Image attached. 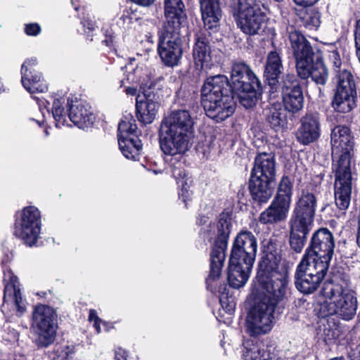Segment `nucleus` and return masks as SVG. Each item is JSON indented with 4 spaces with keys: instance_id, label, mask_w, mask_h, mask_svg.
I'll list each match as a JSON object with an SVG mask.
<instances>
[{
    "instance_id": "c756f323",
    "label": "nucleus",
    "mask_w": 360,
    "mask_h": 360,
    "mask_svg": "<svg viewBox=\"0 0 360 360\" xmlns=\"http://www.w3.org/2000/svg\"><path fill=\"white\" fill-rule=\"evenodd\" d=\"M343 328L339 321L335 318L326 319L317 329V334L326 345H330L335 343L343 335Z\"/></svg>"
},
{
    "instance_id": "c03bdc74",
    "label": "nucleus",
    "mask_w": 360,
    "mask_h": 360,
    "mask_svg": "<svg viewBox=\"0 0 360 360\" xmlns=\"http://www.w3.org/2000/svg\"><path fill=\"white\" fill-rule=\"evenodd\" d=\"M24 32L32 37H36L41 32V27L37 22H30L25 25Z\"/></svg>"
},
{
    "instance_id": "09e8293b",
    "label": "nucleus",
    "mask_w": 360,
    "mask_h": 360,
    "mask_svg": "<svg viewBox=\"0 0 360 360\" xmlns=\"http://www.w3.org/2000/svg\"><path fill=\"white\" fill-rule=\"evenodd\" d=\"M209 219L210 218L208 216L200 214L196 217L195 223L198 226H202L208 223Z\"/></svg>"
},
{
    "instance_id": "8fccbe9b",
    "label": "nucleus",
    "mask_w": 360,
    "mask_h": 360,
    "mask_svg": "<svg viewBox=\"0 0 360 360\" xmlns=\"http://www.w3.org/2000/svg\"><path fill=\"white\" fill-rule=\"evenodd\" d=\"M131 1L136 3L138 5L142 6H149L152 5L155 0H131Z\"/></svg>"
},
{
    "instance_id": "2f4dec72",
    "label": "nucleus",
    "mask_w": 360,
    "mask_h": 360,
    "mask_svg": "<svg viewBox=\"0 0 360 360\" xmlns=\"http://www.w3.org/2000/svg\"><path fill=\"white\" fill-rule=\"evenodd\" d=\"M333 82L335 85V91L357 94L354 75L349 70H337L333 77Z\"/></svg>"
},
{
    "instance_id": "e2e57ef3",
    "label": "nucleus",
    "mask_w": 360,
    "mask_h": 360,
    "mask_svg": "<svg viewBox=\"0 0 360 360\" xmlns=\"http://www.w3.org/2000/svg\"><path fill=\"white\" fill-rule=\"evenodd\" d=\"M19 338H20V333H18V332H15L14 331L13 332V340L15 341H18L19 340ZM12 341V340H11Z\"/></svg>"
},
{
    "instance_id": "4c0bfd02",
    "label": "nucleus",
    "mask_w": 360,
    "mask_h": 360,
    "mask_svg": "<svg viewBox=\"0 0 360 360\" xmlns=\"http://www.w3.org/2000/svg\"><path fill=\"white\" fill-rule=\"evenodd\" d=\"M347 140H355L349 126L346 124H338L332 129L330 132V144L346 141Z\"/></svg>"
},
{
    "instance_id": "a19ab883",
    "label": "nucleus",
    "mask_w": 360,
    "mask_h": 360,
    "mask_svg": "<svg viewBox=\"0 0 360 360\" xmlns=\"http://www.w3.org/2000/svg\"><path fill=\"white\" fill-rule=\"evenodd\" d=\"M13 234L19 238H21L22 237V210L18 211L15 214Z\"/></svg>"
},
{
    "instance_id": "f257e3e1",
    "label": "nucleus",
    "mask_w": 360,
    "mask_h": 360,
    "mask_svg": "<svg viewBox=\"0 0 360 360\" xmlns=\"http://www.w3.org/2000/svg\"><path fill=\"white\" fill-rule=\"evenodd\" d=\"M288 247L283 241L270 238L264 245L256 277L251 289L252 304L245 321L250 338L243 342L244 360H279V351L268 338L260 335L271 330L278 304L286 297L290 289L288 266L281 264Z\"/></svg>"
},
{
    "instance_id": "774afa93",
    "label": "nucleus",
    "mask_w": 360,
    "mask_h": 360,
    "mask_svg": "<svg viewBox=\"0 0 360 360\" xmlns=\"http://www.w3.org/2000/svg\"><path fill=\"white\" fill-rule=\"evenodd\" d=\"M276 2H282L283 0H274Z\"/></svg>"
},
{
    "instance_id": "7ed1b4c3",
    "label": "nucleus",
    "mask_w": 360,
    "mask_h": 360,
    "mask_svg": "<svg viewBox=\"0 0 360 360\" xmlns=\"http://www.w3.org/2000/svg\"><path fill=\"white\" fill-rule=\"evenodd\" d=\"M231 228L232 211L224 210L219 215L217 224V233L210 253L209 274L205 278L207 290L214 295L219 293L220 305L229 314H232L235 311L236 299L226 283H220L217 288L213 285V283L221 275Z\"/></svg>"
},
{
    "instance_id": "423d86ee",
    "label": "nucleus",
    "mask_w": 360,
    "mask_h": 360,
    "mask_svg": "<svg viewBox=\"0 0 360 360\" xmlns=\"http://www.w3.org/2000/svg\"><path fill=\"white\" fill-rule=\"evenodd\" d=\"M257 246V239L252 231L242 230L237 234L227 268L229 287L238 289L247 283L256 259Z\"/></svg>"
},
{
    "instance_id": "1a4fd4ad",
    "label": "nucleus",
    "mask_w": 360,
    "mask_h": 360,
    "mask_svg": "<svg viewBox=\"0 0 360 360\" xmlns=\"http://www.w3.org/2000/svg\"><path fill=\"white\" fill-rule=\"evenodd\" d=\"M202 20L206 31H198L194 34L193 58L198 69L207 70L212 66L211 56V33L219 30L222 11L220 0H198Z\"/></svg>"
},
{
    "instance_id": "58836bf2",
    "label": "nucleus",
    "mask_w": 360,
    "mask_h": 360,
    "mask_svg": "<svg viewBox=\"0 0 360 360\" xmlns=\"http://www.w3.org/2000/svg\"><path fill=\"white\" fill-rule=\"evenodd\" d=\"M314 310L317 316L321 319L332 318L331 316L337 314V308L334 300L333 302L324 301L319 302Z\"/></svg>"
},
{
    "instance_id": "5701e85b",
    "label": "nucleus",
    "mask_w": 360,
    "mask_h": 360,
    "mask_svg": "<svg viewBox=\"0 0 360 360\" xmlns=\"http://www.w3.org/2000/svg\"><path fill=\"white\" fill-rule=\"evenodd\" d=\"M37 65V58H27L24 61V89L30 94V98L37 101L40 108V99L34 94L47 91L48 86L44 83L41 74L35 70L34 67Z\"/></svg>"
},
{
    "instance_id": "c85d7f7f",
    "label": "nucleus",
    "mask_w": 360,
    "mask_h": 360,
    "mask_svg": "<svg viewBox=\"0 0 360 360\" xmlns=\"http://www.w3.org/2000/svg\"><path fill=\"white\" fill-rule=\"evenodd\" d=\"M295 113L278 105L269 110L266 121L269 127L277 133H283L288 129V120H292Z\"/></svg>"
},
{
    "instance_id": "cd10ccee",
    "label": "nucleus",
    "mask_w": 360,
    "mask_h": 360,
    "mask_svg": "<svg viewBox=\"0 0 360 360\" xmlns=\"http://www.w3.org/2000/svg\"><path fill=\"white\" fill-rule=\"evenodd\" d=\"M290 207L273 199L269 206L259 214L258 221L261 224L267 226H273L284 221L287 219Z\"/></svg>"
},
{
    "instance_id": "e433bc0d",
    "label": "nucleus",
    "mask_w": 360,
    "mask_h": 360,
    "mask_svg": "<svg viewBox=\"0 0 360 360\" xmlns=\"http://www.w3.org/2000/svg\"><path fill=\"white\" fill-rule=\"evenodd\" d=\"M65 98L63 97L55 98L51 107V114L55 120V126L60 128L64 126L68 117V108L65 109L63 104Z\"/></svg>"
},
{
    "instance_id": "5fc2aeb1",
    "label": "nucleus",
    "mask_w": 360,
    "mask_h": 360,
    "mask_svg": "<svg viewBox=\"0 0 360 360\" xmlns=\"http://www.w3.org/2000/svg\"><path fill=\"white\" fill-rule=\"evenodd\" d=\"M120 19L122 20L124 22H128V23L132 22V18L130 16L128 11H127L126 13L124 12V13L121 16Z\"/></svg>"
},
{
    "instance_id": "a211bd4d",
    "label": "nucleus",
    "mask_w": 360,
    "mask_h": 360,
    "mask_svg": "<svg viewBox=\"0 0 360 360\" xmlns=\"http://www.w3.org/2000/svg\"><path fill=\"white\" fill-rule=\"evenodd\" d=\"M283 69L281 53L276 50L269 52L264 64L263 79L264 86L269 88L270 96L278 92L281 78L284 75Z\"/></svg>"
},
{
    "instance_id": "7c9ffc66",
    "label": "nucleus",
    "mask_w": 360,
    "mask_h": 360,
    "mask_svg": "<svg viewBox=\"0 0 360 360\" xmlns=\"http://www.w3.org/2000/svg\"><path fill=\"white\" fill-rule=\"evenodd\" d=\"M357 94L334 91L331 107L338 113L346 114L357 107Z\"/></svg>"
},
{
    "instance_id": "72a5a7b5",
    "label": "nucleus",
    "mask_w": 360,
    "mask_h": 360,
    "mask_svg": "<svg viewBox=\"0 0 360 360\" xmlns=\"http://www.w3.org/2000/svg\"><path fill=\"white\" fill-rule=\"evenodd\" d=\"M293 191V181L288 175H283L281 178L276 195L274 198L290 207Z\"/></svg>"
},
{
    "instance_id": "ea45409f",
    "label": "nucleus",
    "mask_w": 360,
    "mask_h": 360,
    "mask_svg": "<svg viewBox=\"0 0 360 360\" xmlns=\"http://www.w3.org/2000/svg\"><path fill=\"white\" fill-rule=\"evenodd\" d=\"M76 348L74 345L60 347L56 351V356L52 360H76Z\"/></svg>"
},
{
    "instance_id": "4468645a",
    "label": "nucleus",
    "mask_w": 360,
    "mask_h": 360,
    "mask_svg": "<svg viewBox=\"0 0 360 360\" xmlns=\"http://www.w3.org/2000/svg\"><path fill=\"white\" fill-rule=\"evenodd\" d=\"M32 328L37 338L38 347H47L51 345L56 335L58 328L57 314L54 309L46 304H38L32 311Z\"/></svg>"
},
{
    "instance_id": "6e6d98bb",
    "label": "nucleus",
    "mask_w": 360,
    "mask_h": 360,
    "mask_svg": "<svg viewBox=\"0 0 360 360\" xmlns=\"http://www.w3.org/2000/svg\"><path fill=\"white\" fill-rule=\"evenodd\" d=\"M324 44L327 45L328 46V49L327 50L328 53H331V51H338V49L336 45V42L334 43H324Z\"/></svg>"
},
{
    "instance_id": "3c124183",
    "label": "nucleus",
    "mask_w": 360,
    "mask_h": 360,
    "mask_svg": "<svg viewBox=\"0 0 360 360\" xmlns=\"http://www.w3.org/2000/svg\"><path fill=\"white\" fill-rule=\"evenodd\" d=\"M30 122L35 123L38 126L39 128L44 127V131L46 135L49 134L48 129L44 126V120L42 121H39V120H36L33 118H30Z\"/></svg>"
},
{
    "instance_id": "473e14b6",
    "label": "nucleus",
    "mask_w": 360,
    "mask_h": 360,
    "mask_svg": "<svg viewBox=\"0 0 360 360\" xmlns=\"http://www.w3.org/2000/svg\"><path fill=\"white\" fill-rule=\"evenodd\" d=\"M118 145L122 155L129 160H139L143 144L139 136L118 139Z\"/></svg>"
},
{
    "instance_id": "aec40b11",
    "label": "nucleus",
    "mask_w": 360,
    "mask_h": 360,
    "mask_svg": "<svg viewBox=\"0 0 360 360\" xmlns=\"http://www.w3.org/2000/svg\"><path fill=\"white\" fill-rule=\"evenodd\" d=\"M333 171L352 172V162H355V140L331 143Z\"/></svg>"
},
{
    "instance_id": "69168bd1",
    "label": "nucleus",
    "mask_w": 360,
    "mask_h": 360,
    "mask_svg": "<svg viewBox=\"0 0 360 360\" xmlns=\"http://www.w3.org/2000/svg\"><path fill=\"white\" fill-rule=\"evenodd\" d=\"M347 122L352 123L353 120V116L352 115H347Z\"/></svg>"
},
{
    "instance_id": "a18cd8bd",
    "label": "nucleus",
    "mask_w": 360,
    "mask_h": 360,
    "mask_svg": "<svg viewBox=\"0 0 360 360\" xmlns=\"http://www.w3.org/2000/svg\"><path fill=\"white\" fill-rule=\"evenodd\" d=\"M105 39L102 41V44L111 48L114 46L115 33L110 27L103 28Z\"/></svg>"
},
{
    "instance_id": "dca6fc26",
    "label": "nucleus",
    "mask_w": 360,
    "mask_h": 360,
    "mask_svg": "<svg viewBox=\"0 0 360 360\" xmlns=\"http://www.w3.org/2000/svg\"><path fill=\"white\" fill-rule=\"evenodd\" d=\"M311 263L301 259L294 276L296 289L307 295L314 293L319 288L329 269L322 266H318L316 264H313L311 269Z\"/></svg>"
},
{
    "instance_id": "0eeeda50",
    "label": "nucleus",
    "mask_w": 360,
    "mask_h": 360,
    "mask_svg": "<svg viewBox=\"0 0 360 360\" xmlns=\"http://www.w3.org/2000/svg\"><path fill=\"white\" fill-rule=\"evenodd\" d=\"M194 121L188 110H172L161 122L158 131L160 147L165 154L187 151L193 137Z\"/></svg>"
},
{
    "instance_id": "f3484780",
    "label": "nucleus",
    "mask_w": 360,
    "mask_h": 360,
    "mask_svg": "<svg viewBox=\"0 0 360 360\" xmlns=\"http://www.w3.org/2000/svg\"><path fill=\"white\" fill-rule=\"evenodd\" d=\"M301 80L303 79L300 78L298 74L286 73L281 78L279 88L283 106L295 114L301 111L304 107L303 82Z\"/></svg>"
},
{
    "instance_id": "9b49d317",
    "label": "nucleus",
    "mask_w": 360,
    "mask_h": 360,
    "mask_svg": "<svg viewBox=\"0 0 360 360\" xmlns=\"http://www.w3.org/2000/svg\"><path fill=\"white\" fill-rule=\"evenodd\" d=\"M230 86L246 109L256 105L262 99L263 86L250 65L244 61H234L231 67Z\"/></svg>"
},
{
    "instance_id": "79ce46f5",
    "label": "nucleus",
    "mask_w": 360,
    "mask_h": 360,
    "mask_svg": "<svg viewBox=\"0 0 360 360\" xmlns=\"http://www.w3.org/2000/svg\"><path fill=\"white\" fill-rule=\"evenodd\" d=\"M329 62L332 64L334 74L336 73L337 70H342V60L339 51H331V53L328 54Z\"/></svg>"
},
{
    "instance_id": "6e6552de",
    "label": "nucleus",
    "mask_w": 360,
    "mask_h": 360,
    "mask_svg": "<svg viewBox=\"0 0 360 360\" xmlns=\"http://www.w3.org/2000/svg\"><path fill=\"white\" fill-rule=\"evenodd\" d=\"M276 181V162L273 153H258L254 158L248 181L250 202L261 208L272 197Z\"/></svg>"
},
{
    "instance_id": "c9c22d12",
    "label": "nucleus",
    "mask_w": 360,
    "mask_h": 360,
    "mask_svg": "<svg viewBox=\"0 0 360 360\" xmlns=\"http://www.w3.org/2000/svg\"><path fill=\"white\" fill-rule=\"evenodd\" d=\"M136 120L131 115H125L118 124L117 139L131 136H139Z\"/></svg>"
},
{
    "instance_id": "ddd939ff",
    "label": "nucleus",
    "mask_w": 360,
    "mask_h": 360,
    "mask_svg": "<svg viewBox=\"0 0 360 360\" xmlns=\"http://www.w3.org/2000/svg\"><path fill=\"white\" fill-rule=\"evenodd\" d=\"M335 246L333 233L327 228H320L312 234L302 259L329 269Z\"/></svg>"
},
{
    "instance_id": "603ef678",
    "label": "nucleus",
    "mask_w": 360,
    "mask_h": 360,
    "mask_svg": "<svg viewBox=\"0 0 360 360\" xmlns=\"http://www.w3.org/2000/svg\"><path fill=\"white\" fill-rule=\"evenodd\" d=\"M128 354L125 350H122L116 353L115 360H128Z\"/></svg>"
},
{
    "instance_id": "4d7b16f0",
    "label": "nucleus",
    "mask_w": 360,
    "mask_h": 360,
    "mask_svg": "<svg viewBox=\"0 0 360 360\" xmlns=\"http://www.w3.org/2000/svg\"><path fill=\"white\" fill-rule=\"evenodd\" d=\"M245 191L244 187L240 188L237 193V198L238 199V202H241L243 198L245 197Z\"/></svg>"
},
{
    "instance_id": "20e7f679",
    "label": "nucleus",
    "mask_w": 360,
    "mask_h": 360,
    "mask_svg": "<svg viewBox=\"0 0 360 360\" xmlns=\"http://www.w3.org/2000/svg\"><path fill=\"white\" fill-rule=\"evenodd\" d=\"M295 70L300 78H311L316 84L324 86L328 79V69L324 61L323 51L317 45H312L307 37L294 27L288 32Z\"/></svg>"
},
{
    "instance_id": "bf43d9fd",
    "label": "nucleus",
    "mask_w": 360,
    "mask_h": 360,
    "mask_svg": "<svg viewBox=\"0 0 360 360\" xmlns=\"http://www.w3.org/2000/svg\"><path fill=\"white\" fill-rule=\"evenodd\" d=\"M126 92L127 94L134 96L136 94V89L134 87H128L126 89Z\"/></svg>"
},
{
    "instance_id": "f8f14e48",
    "label": "nucleus",
    "mask_w": 360,
    "mask_h": 360,
    "mask_svg": "<svg viewBox=\"0 0 360 360\" xmlns=\"http://www.w3.org/2000/svg\"><path fill=\"white\" fill-rule=\"evenodd\" d=\"M238 27L250 36L262 32L268 20L262 0H237L231 5Z\"/></svg>"
},
{
    "instance_id": "f704fd0d",
    "label": "nucleus",
    "mask_w": 360,
    "mask_h": 360,
    "mask_svg": "<svg viewBox=\"0 0 360 360\" xmlns=\"http://www.w3.org/2000/svg\"><path fill=\"white\" fill-rule=\"evenodd\" d=\"M186 151H180L174 153V154H168L171 155L169 160V167L172 176L176 179V184H180V181H183L186 179V172L185 169L186 160L184 157V154Z\"/></svg>"
},
{
    "instance_id": "bb28decb",
    "label": "nucleus",
    "mask_w": 360,
    "mask_h": 360,
    "mask_svg": "<svg viewBox=\"0 0 360 360\" xmlns=\"http://www.w3.org/2000/svg\"><path fill=\"white\" fill-rule=\"evenodd\" d=\"M6 278L4 294V307L7 305L13 310L16 311L19 316L21 315V289L20 283L17 276L9 274Z\"/></svg>"
},
{
    "instance_id": "37998d69",
    "label": "nucleus",
    "mask_w": 360,
    "mask_h": 360,
    "mask_svg": "<svg viewBox=\"0 0 360 360\" xmlns=\"http://www.w3.org/2000/svg\"><path fill=\"white\" fill-rule=\"evenodd\" d=\"M81 23L86 32V39L91 41L93 40L92 32L95 30V22L89 18H84Z\"/></svg>"
},
{
    "instance_id": "864d4df0",
    "label": "nucleus",
    "mask_w": 360,
    "mask_h": 360,
    "mask_svg": "<svg viewBox=\"0 0 360 360\" xmlns=\"http://www.w3.org/2000/svg\"><path fill=\"white\" fill-rule=\"evenodd\" d=\"M99 319L100 318L98 317L96 311L95 309H90L89 313V321L94 322Z\"/></svg>"
},
{
    "instance_id": "412c9836",
    "label": "nucleus",
    "mask_w": 360,
    "mask_h": 360,
    "mask_svg": "<svg viewBox=\"0 0 360 360\" xmlns=\"http://www.w3.org/2000/svg\"><path fill=\"white\" fill-rule=\"evenodd\" d=\"M334 173L335 203L339 211L345 213L349 208L352 191V172L333 171Z\"/></svg>"
},
{
    "instance_id": "338daca9",
    "label": "nucleus",
    "mask_w": 360,
    "mask_h": 360,
    "mask_svg": "<svg viewBox=\"0 0 360 360\" xmlns=\"http://www.w3.org/2000/svg\"><path fill=\"white\" fill-rule=\"evenodd\" d=\"M4 91V86L3 84H1V82H0V93L1 91Z\"/></svg>"
},
{
    "instance_id": "b1692460",
    "label": "nucleus",
    "mask_w": 360,
    "mask_h": 360,
    "mask_svg": "<svg viewBox=\"0 0 360 360\" xmlns=\"http://www.w3.org/2000/svg\"><path fill=\"white\" fill-rule=\"evenodd\" d=\"M41 213L35 206L24 207V244L37 246L41 233Z\"/></svg>"
},
{
    "instance_id": "de8ad7c7",
    "label": "nucleus",
    "mask_w": 360,
    "mask_h": 360,
    "mask_svg": "<svg viewBox=\"0 0 360 360\" xmlns=\"http://www.w3.org/2000/svg\"><path fill=\"white\" fill-rule=\"evenodd\" d=\"M354 27V44L356 50V56L360 63V19L356 21Z\"/></svg>"
},
{
    "instance_id": "9d476101",
    "label": "nucleus",
    "mask_w": 360,
    "mask_h": 360,
    "mask_svg": "<svg viewBox=\"0 0 360 360\" xmlns=\"http://www.w3.org/2000/svg\"><path fill=\"white\" fill-rule=\"evenodd\" d=\"M317 197L309 190L303 189L294 205L288 221V243L290 250L301 253L314 224L317 207Z\"/></svg>"
},
{
    "instance_id": "680f3d73",
    "label": "nucleus",
    "mask_w": 360,
    "mask_h": 360,
    "mask_svg": "<svg viewBox=\"0 0 360 360\" xmlns=\"http://www.w3.org/2000/svg\"><path fill=\"white\" fill-rule=\"evenodd\" d=\"M103 325L106 328H113V324L112 323H108V322L104 321H103Z\"/></svg>"
},
{
    "instance_id": "6ab92c4d",
    "label": "nucleus",
    "mask_w": 360,
    "mask_h": 360,
    "mask_svg": "<svg viewBox=\"0 0 360 360\" xmlns=\"http://www.w3.org/2000/svg\"><path fill=\"white\" fill-rule=\"evenodd\" d=\"M321 133L320 114L317 112L307 111L300 120L295 137L298 143L309 146L317 141Z\"/></svg>"
},
{
    "instance_id": "2eb2a0df",
    "label": "nucleus",
    "mask_w": 360,
    "mask_h": 360,
    "mask_svg": "<svg viewBox=\"0 0 360 360\" xmlns=\"http://www.w3.org/2000/svg\"><path fill=\"white\" fill-rule=\"evenodd\" d=\"M321 293L326 298L334 300L337 314L343 320L349 321L354 317L358 302L354 290L331 281L324 283Z\"/></svg>"
},
{
    "instance_id": "052dcab7",
    "label": "nucleus",
    "mask_w": 360,
    "mask_h": 360,
    "mask_svg": "<svg viewBox=\"0 0 360 360\" xmlns=\"http://www.w3.org/2000/svg\"><path fill=\"white\" fill-rule=\"evenodd\" d=\"M146 41L149 43H153V35L151 33H148L146 35Z\"/></svg>"
},
{
    "instance_id": "13d9d810",
    "label": "nucleus",
    "mask_w": 360,
    "mask_h": 360,
    "mask_svg": "<svg viewBox=\"0 0 360 360\" xmlns=\"http://www.w3.org/2000/svg\"><path fill=\"white\" fill-rule=\"evenodd\" d=\"M101 323H103V320L101 319L94 322V327L98 333L101 332Z\"/></svg>"
},
{
    "instance_id": "f03ea898",
    "label": "nucleus",
    "mask_w": 360,
    "mask_h": 360,
    "mask_svg": "<svg viewBox=\"0 0 360 360\" xmlns=\"http://www.w3.org/2000/svg\"><path fill=\"white\" fill-rule=\"evenodd\" d=\"M164 20L158 30L157 53L162 64L178 66L188 47V40L181 34L187 13L183 0H164Z\"/></svg>"
},
{
    "instance_id": "0e129e2a",
    "label": "nucleus",
    "mask_w": 360,
    "mask_h": 360,
    "mask_svg": "<svg viewBox=\"0 0 360 360\" xmlns=\"http://www.w3.org/2000/svg\"><path fill=\"white\" fill-rule=\"evenodd\" d=\"M330 360H345V358L343 356H339V357L332 358Z\"/></svg>"
},
{
    "instance_id": "39448f33",
    "label": "nucleus",
    "mask_w": 360,
    "mask_h": 360,
    "mask_svg": "<svg viewBox=\"0 0 360 360\" xmlns=\"http://www.w3.org/2000/svg\"><path fill=\"white\" fill-rule=\"evenodd\" d=\"M200 103L205 115L217 122L231 117L236 102L229 78L221 74L207 77L200 89Z\"/></svg>"
},
{
    "instance_id": "4be33fe9",
    "label": "nucleus",
    "mask_w": 360,
    "mask_h": 360,
    "mask_svg": "<svg viewBox=\"0 0 360 360\" xmlns=\"http://www.w3.org/2000/svg\"><path fill=\"white\" fill-rule=\"evenodd\" d=\"M160 106L153 91H144L136 98V116L143 126L151 124L155 119Z\"/></svg>"
},
{
    "instance_id": "393cba45",
    "label": "nucleus",
    "mask_w": 360,
    "mask_h": 360,
    "mask_svg": "<svg viewBox=\"0 0 360 360\" xmlns=\"http://www.w3.org/2000/svg\"><path fill=\"white\" fill-rule=\"evenodd\" d=\"M68 117L75 125L82 129L92 128L96 122V116L91 111V107L83 103L82 101L68 99Z\"/></svg>"
},
{
    "instance_id": "49530a36",
    "label": "nucleus",
    "mask_w": 360,
    "mask_h": 360,
    "mask_svg": "<svg viewBox=\"0 0 360 360\" xmlns=\"http://www.w3.org/2000/svg\"><path fill=\"white\" fill-rule=\"evenodd\" d=\"M178 185L181 187L180 191L178 193L179 198L186 205L187 201L190 200V191L188 189L187 180L180 181V184Z\"/></svg>"
},
{
    "instance_id": "a878e982",
    "label": "nucleus",
    "mask_w": 360,
    "mask_h": 360,
    "mask_svg": "<svg viewBox=\"0 0 360 360\" xmlns=\"http://www.w3.org/2000/svg\"><path fill=\"white\" fill-rule=\"evenodd\" d=\"M299 6H303L296 11V15L301 25L309 30H316L321 24V13L316 8L309 7L319 0H293Z\"/></svg>"
}]
</instances>
